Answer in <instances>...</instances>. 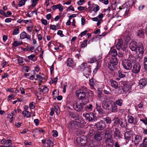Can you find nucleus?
Instances as JSON below:
<instances>
[{
	"label": "nucleus",
	"mask_w": 147,
	"mask_h": 147,
	"mask_svg": "<svg viewBox=\"0 0 147 147\" xmlns=\"http://www.w3.org/2000/svg\"><path fill=\"white\" fill-rule=\"evenodd\" d=\"M73 105L74 109L76 111L80 112L83 111L85 104L78 100L74 101Z\"/></svg>",
	"instance_id": "1"
},
{
	"label": "nucleus",
	"mask_w": 147,
	"mask_h": 147,
	"mask_svg": "<svg viewBox=\"0 0 147 147\" xmlns=\"http://www.w3.org/2000/svg\"><path fill=\"white\" fill-rule=\"evenodd\" d=\"M83 116L85 117L86 120L89 121L94 122L97 120V117L92 113L90 112L86 114L84 113Z\"/></svg>",
	"instance_id": "2"
},
{
	"label": "nucleus",
	"mask_w": 147,
	"mask_h": 147,
	"mask_svg": "<svg viewBox=\"0 0 147 147\" xmlns=\"http://www.w3.org/2000/svg\"><path fill=\"white\" fill-rule=\"evenodd\" d=\"M86 63H84L81 64L80 66L82 69H83V74L84 76L86 78H88V76L91 74V70L90 67H86Z\"/></svg>",
	"instance_id": "3"
},
{
	"label": "nucleus",
	"mask_w": 147,
	"mask_h": 147,
	"mask_svg": "<svg viewBox=\"0 0 147 147\" xmlns=\"http://www.w3.org/2000/svg\"><path fill=\"white\" fill-rule=\"evenodd\" d=\"M122 62V64L124 69L126 70H130L132 67L133 64L129 62L127 59H121Z\"/></svg>",
	"instance_id": "4"
},
{
	"label": "nucleus",
	"mask_w": 147,
	"mask_h": 147,
	"mask_svg": "<svg viewBox=\"0 0 147 147\" xmlns=\"http://www.w3.org/2000/svg\"><path fill=\"white\" fill-rule=\"evenodd\" d=\"M121 84H123L122 90L124 92H127L129 91L131 87L130 86L128 85V83L127 81H123L121 82Z\"/></svg>",
	"instance_id": "5"
},
{
	"label": "nucleus",
	"mask_w": 147,
	"mask_h": 147,
	"mask_svg": "<svg viewBox=\"0 0 147 147\" xmlns=\"http://www.w3.org/2000/svg\"><path fill=\"white\" fill-rule=\"evenodd\" d=\"M105 138V142L106 145L108 147H112L113 145V140L112 136H111L110 137H107Z\"/></svg>",
	"instance_id": "6"
},
{
	"label": "nucleus",
	"mask_w": 147,
	"mask_h": 147,
	"mask_svg": "<svg viewBox=\"0 0 147 147\" xmlns=\"http://www.w3.org/2000/svg\"><path fill=\"white\" fill-rule=\"evenodd\" d=\"M137 42L134 40L131 42L129 45V47L132 51H137Z\"/></svg>",
	"instance_id": "7"
},
{
	"label": "nucleus",
	"mask_w": 147,
	"mask_h": 147,
	"mask_svg": "<svg viewBox=\"0 0 147 147\" xmlns=\"http://www.w3.org/2000/svg\"><path fill=\"white\" fill-rule=\"evenodd\" d=\"M96 128L98 130H102L106 127L105 123L102 121L98 122L95 125Z\"/></svg>",
	"instance_id": "8"
},
{
	"label": "nucleus",
	"mask_w": 147,
	"mask_h": 147,
	"mask_svg": "<svg viewBox=\"0 0 147 147\" xmlns=\"http://www.w3.org/2000/svg\"><path fill=\"white\" fill-rule=\"evenodd\" d=\"M140 68L141 66L140 64H136L133 66L132 72L135 74H137L140 72Z\"/></svg>",
	"instance_id": "9"
},
{
	"label": "nucleus",
	"mask_w": 147,
	"mask_h": 147,
	"mask_svg": "<svg viewBox=\"0 0 147 147\" xmlns=\"http://www.w3.org/2000/svg\"><path fill=\"white\" fill-rule=\"evenodd\" d=\"M96 108L97 111H98L99 114H102L105 113V111L101 107L100 103L98 102H96Z\"/></svg>",
	"instance_id": "10"
},
{
	"label": "nucleus",
	"mask_w": 147,
	"mask_h": 147,
	"mask_svg": "<svg viewBox=\"0 0 147 147\" xmlns=\"http://www.w3.org/2000/svg\"><path fill=\"white\" fill-rule=\"evenodd\" d=\"M136 52H139V54H143L144 53V49L143 47V45L142 43L139 42L138 43V46Z\"/></svg>",
	"instance_id": "11"
},
{
	"label": "nucleus",
	"mask_w": 147,
	"mask_h": 147,
	"mask_svg": "<svg viewBox=\"0 0 147 147\" xmlns=\"http://www.w3.org/2000/svg\"><path fill=\"white\" fill-rule=\"evenodd\" d=\"M76 95L78 97L81 99H82L85 97L86 93L81 90H79L76 91Z\"/></svg>",
	"instance_id": "12"
},
{
	"label": "nucleus",
	"mask_w": 147,
	"mask_h": 147,
	"mask_svg": "<svg viewBox=\"0 0 147 147\" xmlns=\"http://www.w3.org/2000/svg\"><path fill=\"white\" fill-rule=\"evenodd\" d=\"M20 38L22 39L26 38L27 40L30 41L31 40V36L28 34H27L24 31L22 32L20 34Z\"/></svg>",
	"instance_id": "13"
},
{
	"label": "nucleus",
	"mask_w": 147,
	"mask_h": 147,
	"mask_svg": "<svg viewBox=\"0 0 147 147\" xmlns=\"http://www.w3.org/2000/svg\"><path fill=\"white\" fill-rule=\"evenodd\" d=\"M109 111L113 113H115L117 111V106L115 103L110 104V106Z\"/></svg>",
	"instance_id": "14"
},
{
	"label": "nucleus",
	"mask_w": 147,
	"mask_h": 147,
	"mask_svg": "<svg viewBox=\"0 0 147 147\" xmlns=\"http://www.w3.org/2000/svg\"><path fill=\"white\" fill-rule=\"evenodd\" d=\"M80 123H77L76 121H72L69 123L68 126L69 127L72 129H78L79 127L78 125Z\"/></svg>",
	"instance_id": "15"
},
{
	"label": "nucleus",
	"mask_w": 147,
	"mask_h": 147,
	"mask_svg": "<svg viewBox=\"0 0 147 147\" xmlns=\"http://www.w3.org/2000/svg\"><path fill=\"white\" fill-rule=\"evenodd\" d=\"M146 79L144 78L142 79L139 81V85L140 88H142L146 86Z\"/></svg>",
	"instance_id": "16"
},
{
	"label": "nucleus",
	"mask_w": 147,
	"mask_h": 147,
	"mask_svg": "<svg viewBox=\"0 0 147 147\" xmlns=\"http://www.w3.org/2000/svg\"><path fill=\"white\" fill-rule=\"evenodd\" d=\"M142 140V136L140 135H137L135 136L134 142L135 145H138L139 144L140 142H141Z\"/></svg>",
	"instance_id": "17"
},
{
	"label": "nucleus",
	"mask_w": 147,
	"mask_h": 147,
	"mask_svg": "<svg viewBox=\"0 0 147 147\" xmlns=\"http://www.w3.org/2000/svg\"><path fill=\"white\" fill-rule=\"evenodd\" d=\"M126 59L132 64L135 63L136 62V58L132 55H130L128 59Z\"/></svg>",
	"instance_id": "18"
},
{
	"label": "nucleus",
	"mask_w": 147,
	"mask_h": 147,
	"mask_svg": "<svg viewBox=\"0 0 147 147\" xmlns=\"http://www.w3.org/2000/svg\"><path fill=\"white\" fill-rule=\"evenodd\" d=\"M67 66L73 68L74 67L75 64L71 58H69L68 59L67 62Z\"/></svg>",
	"instance_id": "19"
},
{
	"label": "nucleus",
	"mask_w": 147,
	"mask_h": 147,
	"mask_svg": "<svg viewBox=\"0 0 147 147\" xmlns=\"http://www.w3.org/2000/svg\"><path fill=\"white\" fill-rule=\"evenodd\" d=\"M110 82L111 84V86L112 87H113L115 89H117L118 88V84L116 81L113 80H110Z\"/></svg>",
	"instance_id": "20"
},
{
	"label": "nucleus",
	"mask_w": 147,
	"mask_h": 147,
	"mask_svg": "<svg viewBox=\"0 0 147 147\" xmlns=\"http://www.w3.org/2000/svg\"><path fill=\"white\" fill-rule=\"evenodd\" d=\"M118 60L115 57H113L110 60L109 62L116 66L118 63Z\"/></svg>",
	"instance_id": "21"
},
{
	"label": "nucleus",
	"mask_w": 147,
	"mask_h": 147,
	"mask_svg": "<svg viewBox=\"0 0 147 147\" xmlns=\"http://www.w3.org/2000/svg\"><path fill=\"white\" fill-rule=\"evenodd\" d=\"M119 124L120 127L122 128L126 127L127 126V123L126 120L121 119L119 122Z\"/></svg>",
	"instance_id": "22"
},
{
	"label": "nucleus",
	"mask_w": 147,
	"mask_h": 147,
	"mask_svg": "<svg viewBox=\"0 0 147 147\" xmlns=\"http://www.w3.org/2000/svg\"><path fill=\"white\" fill-rule=\"evenodd\" d=\"M53 143L51 140H47L46 143L44 145V147H53Z\"/></svg>",
	"instance_id": "23"
},
{
	"label": "nucleus",
	"mask_w": 147,
	"mask_h": 147,
	"mask_svg": "<svg viewBox=\"0 0 147 147\" xmlns=\"http://www.w3.org/2000/svg\"><path fill=\"white\" fill-rule=\"evenodd\" d=\"M123 46V44L122 40H119L116 45V48L117 49L119 50L121 49Z\"/></svg>",
	"instance_id": "24"
},
{
	"label": "nucleus",
	"mask_w": 147,
	"mask_h": 147,
	"mask_svg": "<svg viewBox=\"0 0 147 147\" xmlns=\"http://www.w3.org/2000/svg\"><path fill=\"white\" fill-rule=\"evenodd\" d=\"M101 133L100 132H97L95 135L94 137L95 140L97 141H100L102 140V138L101 136Z\"/></svg>",
	"instance_id": "25"
},
{
	"label": "nucleus",
	"mask_w": 147,
	"mask_h": 147,
	"mask_svg": "<svg viewBox=\"0 0 147 147\" xmlns=\"http://www.w3.org/2000/svg\"><path fill=\"white\" fill-rule=\"evenodd\" d=\"M40 92H42L43 93H45L47 92L49 90L48 88L45 86H43L42 87L38 89Z\"/></svg>",
	"instance_id": "26"
},
{
	"label": "nucleus",
	"mask_w": 147,
	"mask_h": 147,
	"mask_svg": "<svg viewBox=\"0 0 147 147\" xmlns=\"http://www.w3.org/2000/svg\"><path fill=\"white\" fill-rule=\"evenodd\" d=\"M131 131H127L125 133L124 136L126 139L129 140L131 138Z\"/></svg>",
	"instance_id": "27"
},
{
	"label": "nucleus",
	"mask_w": 147,
	"mask_h": 147,
	"mask_svg": "<svg viewBox=\"0 0 147 147\" xmlns=\"http://www.w3.org/2000/svg\"><path fill=\"white\" fill-rule=\"evenodd\" d=\"M110 105L107 102H105L104 103H103L102 104V108L108 111L109 110Z\"/></svg>",
	"instance_id": "28"
},
{
	"label": "nucleus",
	"mask_w": 147,
	"mask_h": 147,
	"mask_svg": "<svg viewBox=\"0 0 147 147\" xmlns=\"http://www.w3.org/2000/svg\"><path fill=\"white\" fill-rule=\"evenodd\" d=\"M69 115L71 117L74 119H77L78 118V116L76 113H74L71 112H69Z\"/></svg>",
	"instance_id": "29"
},
{
	"label": "nucleus",
	"mask_w": 147,
	"mask_h": 147,
	"mask_svg": "<svg viewBox=\"0 0 147 147\" xmlns=\"http://www.w3.org/2000/svg\"><path fill=\"white\" fill-rule=\"evenodd\" d=\"M85 109L86 111L88 112L91 111L93 109V106L92 105L89 104L85 106Z\"/></svg>",
	"instance_id": "30"
},
{
	"label": "nucleus",
	"mask_w": 147,
	"mask_h": 147,
	"mask_svg": "<svg viewBox=\"0 0 147 147\" xmlns=\"http://www.w3.org/2000/svg\"><path fill=\"white\" fill-rule=\"evenodd\" d=\"M144 32L142 30H140L137 32L136 35L141 38L144 37Z\"/></svg>",
	"instance_id": "31"
},
{
	"label": "nucleus",
	"mask_w": 147,
	"mask_h": 147,
	"mask_svg": "<svg viewBox=\"0 0 147 147\" xmlns=\"http://www.w3.org/2000/svg\"><path fill=\"white\" fill-rule=\"evenodd\" d=\"M123 100L121 99H118L116 100L115 103L116 105L119 106H122L123 105Z\"/></svg>",
	"instance_id": "32"
},
{
	"label": "nucleus",
	"mask_w": 147,
	"mask_h": 147,
	"mask_svg": "<svg viewBox=\"0 0 147 147\" xmlns=\"http://www.w3.org/2000/svg\"><path fill=\"white\" fill-rule=\"evenodd\" d=\"M22 44V41H15L13 43V46L14 47H16Z\"/></svg>",
	"instance_id": "33"
},
{
	"label": "nucleus",
	"mask_w": 147,
	"mask_h": 147,
	"mask_svg": "<svg viewBox=\"0 0 147 147\" xmlns=\"http://www.w3.org/2000/svg\"><path fill=\"white\" fill-rule=\"evenodd\" d=\"M108 67L110 70L113 71L115 69V66L109 62L108 64Z\"/></svg>",
	"instance_id": "34"
},
{
	"label": "nucleus",
	"mask_w": 147,
	"mask_h": 147,
	"mask_svg": "<svg viewBox=\"0 0 147 147\" xmlns=\"http://www.w3.org/2000/svg\"><path fill=\"white\" fill-rule=\"evenodd\" d=\"M104 132L105 135V138L112 136V135L110 134L109 131L107 129H105L104 130Z\"/></svg>",
	"instance_id": "35"
},
{
	"label": "nucleus",
	"mask_w": 147,
	"mask_h": 147,
	"mask_svg": "<svg viewBox=\"0 0 147 147\" xmlns=\"http://www.w3.org/2000/svg\"><path fill=\"white\" fill-rule=\"evenodd\" d=\"M109 54L111 55L113 57H115L117 55V51L115 49H113L111 50L109 52Z\"/></svg>",
	"instance_id": "36"
},
{
	"label": "nucleus",
	"mask_w": 147,
	"mask_h": 147,
	"mask_svg": "<svg viewBox=\"0 0 147 147\" xmlns=\"http://www.w3.org/2000/svg\"><path fill=\"white\" fill-rule=\"evenodd\" d=\"M12 141L10 140H8L5 141L4 143V147H8L10 145H12Z\"/></svg>",
	"instance_id": "37"
},
{
	"label": "nucleus",
	"mask_w": 147,
	"mask_h": 147,
	"mask_svg": "<svg viewBox=\"0 0 147 147\" xmlns=\"http://www.w3.org/2000/svg\"><path fill=\"white\" fill-rule=\"evenodd\" d=\"M22 114L24 116L28 118L31 116V114L30 112L26 110L22 112Z\"/></svg>",
	"instance_id": "38"
},
{
	"label": "nucleus",
	"mask_w": 147,
	"mask_h": 147,
	"mask_svg": "<svg viewBox=\"0 0 147 147\" xmlns=\"http://www.w3.org/2000/svg\"><path fill=\"white\" fill-rule=\"evenodd\" d=\"M118 73L119 75V78H117L116 79L117 80H119L120 78H123L125 77V75L122 74V72L121 71H119Z\"/></svg>",
	"instance_id": "39"
},
{
	"label": "nucleus",
	"mask_w": 147,
	"mask_h": 147,
	"mask_svg": "<svg viewBox=\"0 0 147 147\" xmlns=\"http://www.w3.org/2000/svg\"><path fill=\"white\" fill-rule=\"evenodd\" d=\"M143 61L144 69L147 71V57H144Z\"/></svg>",
	"instance_id": "40"
},
{
	"label": "nucleus",
	"mask_w": 147,
	"mask_h": 147,
	"mask_svg": "<svg viewBox=\"0 0 147 147\" xmlns=\"http://www.w3.org/2000/svg\"><path fill=\"white\" fill-rule=\"evenodd\" d=\"M128 122L130 123H134V118L131 115L127 117Z\"/></svg>",
	"instance_id": "41"
},
{
	"label": "nucleus",
	"mask_w": 147,
	"mask_h": 147,
	"mask_svg": "<svg viewBox=\"0 0 147 147\" xmlns=\"http://www.w3.org/2000/svg\"><path fill=\"white\" fill-rule=\"evenodd\" d=\"M94 6V7L93 9V11L95 12H96L98 11L100 9L99 7L96 4H93L92 5V6Z\"/></svg>",
	"instance_id": "42"
},
{
	"label": "nucleus",
	"mask_w": 147,
	"mask_h": 147,
	"mask_svg": "<svg viewBox=\"0 0 147 147\" xmlns=\"http://www.w3.org/2000/svg\"><path fill=\"white\" fill-rule=\"evenodd\" d=\"M119 130L117 128L115 129V131L114 132L115 137H119Z\"/></svg>",
	"instance_id": "43"
},
{
	"label": "nucleus",
	"mask_w": 147,
	"mask_h": 147,
	"mask_svg": "<svg viewBox=\"0 0 147 147\" xmlns=\"http://www.w3.org/2000/svg\"><path fill=\"white\" fill-rule=\"evenodd\" d=\"M88 40L86 39L84 41L83 43L81 45V47L82 48H84L87 46Z\"/></svg>",
	"instance_id": "44"
},
{
	"label": "nucleus",
	"mask_w": 147,
	"mask_h": 147,
	"mask_svg": "<svg viewBox=\"0 0 147 147\" xmlns=\"http://www.w3.org/2000/svg\"><path fill=\"white\" fill-rule=\"evenodd\" d=\"M105 121L107 124H110L111 122V120L110 117H107L105 120Z\"/></svg>",
	"instance_id": "45"
},
{
	"label": "nucleus",
	"mask_w": 147,
	"mask_h": 147,
	"mask_svg": "<svg viewBox=\"0 0 147 147\" xmlns=\"http://www.w3.org/2000/svg\"><path fill=\"white\" fill-rule=\"evenodd\" d=\"M57 9H59L60 11H63V6L61 4H59L57 5Z\"/></svg>",
	"instance_id": "46"
},
{
	"label": "nucleus",
	"mask_w": 147,
	"mask_h": 147,
	"mask_svg": "<svg viewBox=\"0 0 147 147\" xmlns=\"http://www.w3.org/2000/svg\"><path fill=\"white\" fill-rule=\"evenodd\" d=\"M19 32V29L18 28H16L14 30L12 34L13 35L17 34Z\"/></svg>",
	"instance_id": "47"
},
{
	"label": "nucleus",
	"mask_w": 147,
	"mask_h": 147,
	"mask_svg": "<svg viewBox=\"0 0 147 147\" xmlns=\"http://www.w3.org/2000/svg\"><path fill=\"white\" fill-rule=\"evenodd\" d=\"M36 77L39 79V80L40 82H42L44 78V76H42L39 75H36Z\"/></svg>",
	"instance_id": "48"
},
{
	"label": "nucleus",
	"mask_w": 147,
	"mask_h": 147,
	"mask_svg": "<svg viewBox=\"0 0 147 147\" xmlns=\"http://www.w3.org/2000/svg\"><path fill=\"white\" fill-rule=\"evenodd\" d=\"M120 120L118 117H116L114 119V124H116L118 123H119Z\"/></svg>",
	"instance_id": "49"
},
{
	"label": "nucleus",
	"mask_w": 147,
	"mask_h": 147,
	"mask_svg": "<svg viewBox=\"0 0 147 147\" xmlns=\"http://www.w3.org/2000/svg\"><path fill=\"white\" fill-rule=\"evenodd\" d=\"M25 3V0H22L19 3V6L21 7L22 5H24Z\"/></svg>",
	"instance_id": "50"
},
{
	"label": "nucleus",
	"mask_w": 147,
	"mask_h": 147,
	"mask_svg": "<svg viewBox=\"0 0 147 147\" xmlns=\"http://www.w3.org/2000/svg\"><path fill=\"white\" fill-rule=\"evenodd\" d=\"M39 0H32V3L31 4V6L34 7L36 5V2L38 1Z\"/></svg>",
	"instance_id": "51"
},
{
	"label": "nucleus",
	"mask_w": 147,
	"mask_h": 147,
	"mask_svg": "<svg viewBox=\"0 0 147 147\" xmlns=\"http://www.w3.org/2000/svg\"><path fill=\"white\" fill-rule=\"evenodd\" d=\"M52 135L54 137H56L58 135V133L57 131L56 130H53L52 131Z\"/></svg>",
	"instance_id": "52"
},
{
	"label": "nucleus",
	"mask_w": 147,
	"mask_h": 147,
	"mask_svg": "<svg viewBox=\"0 0 147 147\" xmlns=\"http://www.w3.org/2000/svg\"><path fill=\"white\" fill-rule=\"evenodd\" d=\"M89 84L91 86L93 87L94 86V82L92 79H91L90 80Z\"/></svg>",
	"instance_id": "53"
},
{
	"label": "nucleus",
	"mask_w": 147,
	"mask_h": 147,
	"mask_svg": "<svg viewBox=\"0 0 147 147\" xmlns=\"http://www.w3.org/2000/svg\"><path fill=\"white\" fill-rule=\"evenodd\" d=\"M33 28V26H28L26 28L27 30L29 32H31Z\"/></svg>",
	"instance_id": "54"
},
{
	"label": "nucleus",
	"mask_w": 147,
	"mask_h": 147,
	"mask_svg": "<svg viewBox=\"0 0 147 147\" xmlns=\"http://www.w3.org/2000/svg\"><path fill=\"white\" fill-rule=\"evenodd\" d=\"M87 32L88 31L87 30H85L81 33L79 35V36H80L82 37L85 35Z\"/></svg>",
	"instance_id": "55"
},
{
	"label": "nucleus",
	"mask_w": 147,
	"mask_h": 147,
	"mask_svg": "<svg viewBox=\"0 0 147 147\" xmlns=\"http://www.w3.org/2000/svg\"><path fill=\"white\" fill-rule=\"evenodd\" d=\"M57 34L60 35L61 37H63L64 36V34H63L62 31L61 30H59L57 32Z\"/></svg>",
	"instance_id": "56"
},
{
	"label": "nucleus",
	"mask_w": 147,
	"mask_h": 147,
	"mask_svg": "<svg viewBox=\"0 0 147 147\" xmlns=\"http://www.w3.org/2000/svg\"><path fill=\"white\" fill-rule=\"evenodd\" d=\"M41 21L43 24L45 25H47V20L42 18L41 20Z\"/></svg>",
	"instance_id": "57"
},
{
	"label": "nucleus",
	"mask_w": 147,
	"mask_h": 147,
	"mask_svg": "<svg viewBox=\"0 0 147 147\" xmlns=\"http://www.w3.org/2000/svg\"><path fill=\"white\" fill-rule=\"evenodd\" d=\"M80 90H82L83 92H84L86 93V92H88V90L87 88L86 87H83Z\"/></svg>",
	"instance_id": "58"
},
{
	"label": "nucleus",
	"mask_w": 147,
	"mask_h": 147,
	"mask_svg": "<svg viewBox=\"0 0 147 147\" xmlns=\"http://www.w3.org/2000/svg\"><path fill=\"white\" fill-rule=\"evenodd\" d=\"M37 49H39L38 50V51L37 50H35V52L36 53H38L39 51H41L42 50V47L40 46H39L37 47Z\"/></svg>",
	"instance_id": "59"
},
{
	"label": "nucleus",
	"mask_w": 147,
	"mask_h": 147,
	"mask_svg": "<svg viewBox=\"0 0 147 147\" xmlns=\"http://www.w3.org/2000/svg\"><path fill=\"white\" fill-rule=\"evenodd\" d=\"M50 28L53 30H56L57 28V27L55 25H51L50 26Z\"/></svg>",
	"instance_id": "60"
},
{
	"label": "nucleus",
	"mask_w": 147,
	"mask_h": 147,
	"mask_svg": "<svg viewBox=\"0 0 147 147\" xmlns=\"http://www.w3.org/2000/svg\"><path fill=\"white\" fill-rule=\"evenodd\" d=\"M14 95L13 94H11V95H9L8 96L7 101H9L10 100L12 99L13 98H14Z\"/></svg>",
	"instance_id": "61"
},
{
	"label": "nucleus",
	"mask_w": 147,
	"mask_h": 147,
	"mask_svg": "<svg viewBox=\"0 0 147 147\" xmlns=\"http://www.w3.org/2000/svg\"><path fill=\"white\" fill-rule=\"evenodd\" d=\"M0 13L1 15H4L5 17H8V16L6 15L5 13L2 10H0Z\"/></svg>",
	"instance_id": "62"
},
{
	"label": "nucleus",
	"mask_w": 147,
	"mask_h": 147,
	"mask_svg": "<svg viewBox=\"0 0 147 147\" xmlns=\"http://www.w3.org/2000/svg\"><path fill=\"white\" fill-rule=\"evenodd\" d=\"M96 60V59H95V58H92L90 59L89 61V62L90 63H93L95 62Z\"/></svg>",
	"instance_id": "63"
},
{
	"label": "nucleus",
	"mask_w": 147,
	"mask_h": 147,
	"mask_svg": "<svg viewBox=\"0 0 147 147\" xmlns=\"http://www.w3.org/2000/svg\"><path fill=\"white\" fill-rule=\"evenodd\" d=\"M34 57L35 55H34L32 54L28 56V58L30 60H32Z\"/></svg>",
	"instance_id": "64"
}]
</instances>
